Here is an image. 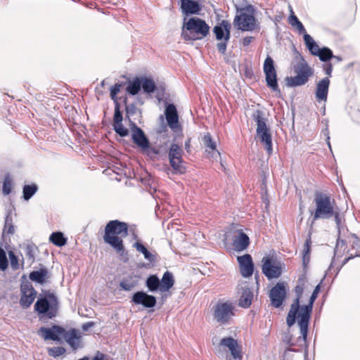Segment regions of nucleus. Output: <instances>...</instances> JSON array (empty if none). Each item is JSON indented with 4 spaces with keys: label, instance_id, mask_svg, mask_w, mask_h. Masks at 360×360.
I'll use <instances>...</instances> for the list:
<instances>
[{
    "label": "nucleus",
    "instance_id": "54",
    "mask_svg": "<svg viewBox=\"0 0 360 360\" xmlns=\"http://www.w3.org/2000/svg\"><path fill=\"white\" fill-rule=\"evenodd\" d=\"M295 28L297 29V30L299 32L300 34H303V37L304 36V34H308L302 22L300 24H299L297 26H296Z\"/></svg>",
    "mask_w": 360,
    "mask_h": 360
},
{
    "label": "nucleus",
    "instance_id": "34",
    "mask_svg": "<svg viewBox=\"0 0 360 360\" xmlns=\"http://www.w3.org/2000/svg\"><path fill=\"white\" fill-rule=\"evenodd\" d=\"M146 286L150 292L160 290V281L155 275L150 276L146 280Z\"/></svg>",
    "mask_w": 360,
    "mask_h": 360
},
{
    "label": "nucleus",
    "instance_id": "30",
    "mask_svg": "<svg viewBox=\"0 0 360 360\" xmlns=\"http://www.w3.org/2000/svg\"><path fill=\"white\" fill-rule=\"evenodd\" d=\"M304 41L311 54L317 56L321 49L319 48L314 39L309 34H304Z\"/></svg>",
    "mask_w": 360,
    "mask_h": 360
},
{
    "label": "nucleus",
    "instance_id": "22",
    "mask_svg": "<svg viewBox=\"0 0 360 360\" xmlns=\"http://www.w3.org/2000/svg\"><path fill=\"white\" fill-rule=\"evenodd\" d=\"M64 332V328L58 326H53L51 328L41 327L39 330L40 335L44 340L59 341V335Z\"/></svg>",
    "mask_w": 360,
    "mask_h": 360
},
{
    "label": "nucleus",
    "instance_id": "33",
    "mask_svg": "<svg viewBox=\"0 0 360 360\" xmlns=\"http://www.w3.org/2000/svg\"><path fill=\"white\" fill-rule=\"evenodd\" d=\"M133 246H134V248H136V250L138 252H141L144 255V257H145V259L146 260L149 261L150 262H154L155 261V255H153L151 252H150L146 249V248L143 244H141V243L136 242L133 245Z\"/></svg>",
    "mask_w": 360,
    "mask_h": 360
},
{
    "label": "nucleus",
    "instance_id": "35",
    "mask_svg": "<svg viewBox=\"0 0 360 360\" xmlns=\"http://www.w3.org/2000/svg\"><path fill=\"white\" fill-rule=\"evenodd\" d=\"M141 86L144 92L150 94L153 93L155 90L156 86L154 81L148 77H143L141 79Z\"/></svg>",
    "mask_w": 360,
    "mask_h": 360
},
{
    "label": "nucleus",
    "instance_id": "25",
    "mask_svg": "<svg viewBox=\"0 0 360 360\" xmlns=\"http://www.w3.org/2000/svg\"><path fill=\"white\" fill-rule=\"evenodd\" d=\"M49 272L48 269L45 267L41 268L37 271H33L29 275V278L32 281H34L41 285L44 284L46 282L47 279L49 278Z\"/></svg>",
    "mask_w": 360,
    "mask_h": 360
},
{
    "label": "nucleus",
    "instance_id": "52",
    "mask_svg": "<svg viewBox=\"0 0 360 360\" xmlns=\"http://www.w3.org/2000/svg\"><path fill=\"white\" fill-rule=\"evenodd\" d=\"M310 243H311L310 238L307 239L306 240V242H305L304 248V250H303V253L304 255V257L309 252V250H310Z\"/></svg>",
    "mask_w": 360,
    "mask_h": 360
},
{
    "label": "nucleus",
    "instance_id": "6",
    "mask_svg": "<svg viewBox=\"0 0 360 360\" xmlns=\"http://www.w3.org/2000/svg\"><path fill=\"white\" fill-rule=\"evenodd\" d=\"M295 77L286 78V84L288 86H297L306 84L309 77L313 75L312 69L308 65L303 57H296V64L294 65Z\"/></svg>",
    "mask_w": 360,
    "mask_h": 360
},
{
    "label": "nucleus",
    "instance_id": "4",
    "mask_svg": "<svg viewBox=\"0 0 360 360\" xmlns=\"http://www.w3.org/2000/svg\"><path fill=\"white\" fill-rule=\"evenodd\" d=\"M252 117L257 123V138L262 143L268 154L271 155L273 151L271 133L270 128L266 125L264 113L261 110H257Z\"/></svg>",
    "mask_w": 360,
    "mask_h": 360
},
{
    "label": "nucleus",
    "instance_id": "10",
    "mask_svg": "<svg viewBox=\"0 0 360 360\" xmlns=\"http://www.w3.org/2000/svg\"><path fill=\"white\" fill-rule=\"evenodd\" d=\"M184 150L177 143H172L168 150L169 165L176 174H184L186 172V162L183 160Z\"/></svg>",
    "mask_w": 360,
    "mask_h": 360
},
{
    "label": "nucleus",
    "instance_id": "61",
    "mask_svg": "<svg viewBox=\"0 0 360 360\" xmlns=\"http://www.w3.org/2000/svg\"><path fill=\"white\" fill-rule=\"evenodd\" d=\"M301 22L300 20H298L296 23H295L294 25H292V27H296V26H297L299 24H300Z\"/></svg>",
    "mask_w": 360,
    "mask_h": 360
},
{
    "label": "nucleus",
    "instance_id": "1",
    "mask_svg": "<svg viewBox=\"0 0 360 360\" xmlns=\"http://www.w3.org/2000/svg\"><path fill=\"white\" fill-rule=\"evenodd\" d=\"M128 235V225L119 220L110 221L105 228L104 242L112 247L117 252L124 251L122 238Z\"/></svg>",
    "mask_w": 360,
    "mask_h": 360
},
{
    "label": "nucleus",
    "instance_id": "26",
    "mask_svg": "<svg viewBox=\"0 0 360 360\" xmlns=\"http://www.w3.org/2000/svg\"><path fill=\"white\" fill-rule=\"evenodd\" d=\"M181 8L186 14H195L200 11L198 2L192 0H181Z\"/></svg>",
    "mask_w": 360,
    "mask_h": 360
},
{
    "label": "nucleus",
    "instance_id": "18",
    "mask_svg": "<svg viewBox=\"0 0 360 360\" xmlns=\"http://www.w3.org/2000/svg\"><path fill=\"white\" fill-rule=\"evenodd\" d=\"M165 117L168 126L174 132L181 129V126L179 123V116L177 110L174 104L168 105L165 108Z\"/></svg>",
    "mask_w": 360,
    "mask_h": 360
},
{
    "label": "nucleus",
    "instance_id": "23",
    "mask_svg": "<svg viewBox=\"0 0 360 360\" xmlns=\"http://www.w3.org/2000/svg\"><path fill=\"white\" fill-rule=\"evenodd\" d=\"M61 336H63L73 350H76L79 348L81 335L77 330L72 328L69 330H65L64 329V332L62 333Z\"/></svg>",
    "mask_w": 360,
    "mask_h": 360
},
{
    "label": "nucleus",
    "instance_id": "14",
    "mask_svg": "<svg viewBox=\"0 0 360 360\" xmlns=\"http://www.w3.org/2000/svg\"><path fill=\"white\" fill-rule=\"evenodd\" d=\"M219 347L224 350L228 349L235 360H242L241 347L236 339L231 337L224 338L220 340Z\"/></svg>",
    "mask_w": 360,
    "mask_h": 360
},
{
    "label": "nucleus",
    "instance_id": "57",
    "mask_svg": "<svg viewBox=\"0 0 360 360\" xmlns=\"http://www.w3.org/2000/svg\"><path fill=\"white\" fill-rule=\"evenodd\" d=\"M335 214V220L338 226L340 224V219L339 217V214L338 212L334 213Z\"/></svg>",
    "mask_w": 360,
    "mask_h": 360
},
{
    "label": "nucleus",
    "instance_id": "29",
    "mask_svg": "<svg viewBox=\"0 0 360 360\" xmlns=\"http://www.w3.org/2000/svg\"><path fill=\"white\" fill-rule=\"evenodd\" d=\"M253 299V292L250 288H245L239 300V306L243 308H248Z\"/></svg>",
    "mask_w": 360,
    "mask_h": 360
},
{
    "label": "nucleus",
    "instance_id": "46",
    "mask_svg": "<svg viewBox=\"0 0 360 360\" xmlns=\"http://www.w3.org/2000/svg\"><path fill=\"white\" fill-rule=\"evenodd\" d=\"M8 268V259L5 251L0 248V269L5 271Z\"/></svg>",
    "mask_w": 360,
    "mask_h": 360
},
{
    "label": "nucleus",
    "instance_id": "7",
    "mask_svg": "<svg viewBox=\"0 0 360 360\" xmlns=\"http://www.w3.org/2000/svg\"><path fill=\"white\" fill-rule=\"evenodd\" d=\"M235 311L233 302L219 300L212 309L213 319L219 325L229 324L235 316Z\"/></svg>",
    "mask_w": 360,
    "mask_h": 360
},
{
    "label": "nucleus",
    "instance_id": "53",
    "mask_svg": "<svg viewBox=\"0 0 360 360\" xmlns=\"http://www.w3.org/2000/svg\"><path fill=\"white\" fill-rule=\"evenodd\" d=\"M253 37H246L245 38L243 39L242 40V44L244 46H248L250 44V43L253 40Z\"/></svg>",
    "mask_w": 360,
    "mask_h": 360
},
{
    "label": "nucleus",
    "instance_id": "44",
    "mask_svg": "<svg viewBox=\"0 0 360 360\" xmlns=\"http://www.w3.org/2000/svg\"><path fill=\"white\" fill-rule=\"evenodd\" d=\"M113 129L122 137L127 136L129 134L128 129L123 126L122 122L113 124Z\"/></svg>",
    "mask_w": 360,
    "mask_h": 360
},
{
    "label": "nucleus",
    "instance_id": "27",
    "mask_svg": "<svg viewBox=\"0 0 360 360\" xmlns=\"http://www.w3.org/2000/svg\"><path fill=\"white\" fill-rule=\"evenodd\" d=\"M174 284V279L173 274L169 271H166L160 280V291L162 292H167L173 287Z\"/></svg>",
    "mask_w": 360,
    "mask_h": 360
},
{
    "label": "nucleus",
    "instance_id": "45",
    "mask_svg": "<svg viewBox=\"0 0 360 360\" xmlns=\"http://www.w3.org/2000/svg\"><path fill=\"white\" fill-rule=\"evenodd\" d=\"M123 117L122 114L120 111V106L118 102L115 104V114L113 117V124L121 123Z\"/></svg>",
    "mask_w": 360,
    "mask_h": 360
},
{
    "label": "nucleus",
    "instance_id": "50",
    "mask_svg": "<svg viewBox=\"0 0 360 360\" xmlns=\"http://www.w3.org/2000/svg\"><path fill=\"white\" fill-rule=\"evenodd\" d=\"M290 11H291V15L289 16L288 22L292 26V25L296 23L299 20V19L297 18V17L295 15H294V13L292 11V8L290 9Z\"/></svg>",
    "mask_w": 360,
    "mask_h": 360
},
{
    "label": "nucleus",
    "instance_id": "20",
    "mask_svg": "<svg viewBox=\"0 0 360 360\" xmlns=\"http://www.w3.org/2000/svg\"><path fill=\"white\" fill-rule=\"evenodd\" d=\"M250 244V239L247 234L242 230H237L233 238L234 250L240 252L247 249Z\"/></svg>",
    "mask_w": 360,
    "mask_h": 360
},
{
    "label": "nucleus",
    "instance_id": "63",
    "mask_svg": "<svg viewBox=\"0 0 360 360\" xmlns=\"http://www.w3.org/2000/svg\"><path fill=\"white\" fill-rule=\"evenodd\" d=\"M328 146L330 148V142L328 143Z\"/></svg>",
    "mask_w": 360,
    "mask_h": 360
},
{
    "label": "nucleus",
    "instance_id": "11",
    "mask_svg": "<svg viewBox=\"0 0 360 360\" xmlns=\"http://www.w3.org/2000/svg\"><path fill=\"white\" fill-rule=\"evenodd\" d=\"M233 25L236 29L245 32L253 31L258 25L252 13L242 10L235 16Z\"/></svg>",
    "mask_w": 360,
    "mask_h": 360
},
{
    "label": "nucleus",
    "instance_id": "47",
    "mask_svg": "<svg viewBox=\"0 0 360 360\" xmlns=\"http://www.w3.org/2000/svg\"><path fill=\"white\" fill-rule=\"evenodd\" d=\"M8 256H9V259H10L11 268L13 270L18 269L20 266H19V263H18V257L15 255V253L13 251H10L8 252Z\"/></svg>",
    "mask_w": 360,
    "mask_h": 360
},
{
    "label": "nucleus",
    "instance_id": "36",
    "mask_svg": "<svg viewBox=\"0 0 360 360\" xmlns=\"http://www.w3.org/2000/svg\"><path fill=\"white\" fill-rule=\"evenodd\" d=\"M141 81L139 78H136L133 82H129L127 87V91L131 95L137 94L141 90Z\"/></svg>",
    "mask_w": 360,
    "mask_h": 360
},
{
    "label": "nucleus",
    "instance_id": "2",
    "mask_svg": "<svg viewBox=\"0 0 360 360\" xmlns=\"http://www.w3.org/2000/svg\"><path fill=\"white\" fill-rule=\"evenodd\" d=\"M210 30L208 25L198 18H191L182 27L181 37L186 41H194L205 37Z\"/></svg>",
    "mask_w": 360,
    "mask_h": 360
},
{
    "label": "nucleus",
    "instance_id": "37",
    "mask_svg": "<svg viewBox=\"0 0 360 360\" xmlns=\"http://www.w3.org/2000/svg\"><path fill=\"white\" fill-rule=\"evenodd\" d=\"M50 241L55 245L61 247L66 243V239L60 232L53 233L49 238Z\"/></svg>",
    "mask_w": 360,
    "mask_h": 360
},
{
    "label": "nucleus",
    "instance_id": "40",
    "mask_svg": "<svg viewBox=\"0 0 360 360\" xmlns=\"http://www.w3.org/2000/svg\"><path fill=\"white\" fill-rule=\"evenodd\" d=\"M321 61L326 62L333 57L332 51L327 47H323L321 49L318 56Z\"/></svg>",
    "mask_w": 360,
    "mask_h": 360
},
{
    "label": "nucleus",
    "instance_id": "56",
    "mask_svg": "<svg viewBox=\"0 0 360 360\" xmlns=\"http://www.w3.org/2000/svg\"><path fill=\"white\" fill-rule=\"evenodd\" d=\"M191 148V139H188V140L185 143V149L187 152L190 151Z\"/></svg>",
    "mask_w": 360,
    "mask_h": 360
},
{
    "label": "nucleus",
    "instance_id": "41",
    "mask_svg": "<svg viewBox=\"0 0 360 360\" xmlns=\"http://www.w3.org/2000/svg\"><path fill=\"white\" fill-rule=\"evenodd\" d=\"M263 69L264 73L276 72L274 60L270 56L265 59Z\"/></svg>",
    "mask_w": 360,
    "mask_h": 360
},
{
    "label": "nucleus",
    "instance_id": "19",
    "mask_svg": "<svg viewBox=\"0 0 360 360\" xmlns=\"http://www.w3.org/2000/svg\"><path fill=\"white\" fill-rule=\"evenodd\" d=\"M22 295L20 303L24 308L29 307L34 302L37 291L31 285L25 284L21 286Z\"/></svg>",
    "mask_w": 360,
    "mask_h": 360
},
{
    "label": "nucleus",
    "instance_id": "55",
    "mask_svg": "<svg viewBox=\"0 0 360 360\" xmlns=\"http://www.w3.org/2000/svg\"><path fill=\"white\" fill-rule=\"evenodd\" d=\"M325 72L327 75L330 76L333 68L330 63L326 64L324 67Z\"/></svg>",
    "mask_w": 360,
    "mask_h": 360
},
{
    "label": "nucleus",
    "instance_id": "48",
    "mask_svg": "<svg viewBox=\"0 0 360 360\" xmlns=\"http://www.w3.org/2000/svg\"><path fill=\"white\" fill-rule=\"evenodd\" d=\"M120 88L121 84H115L110 88V98L112 100H113L115 104H116V102H118L117 95L120 92Z\"/></svg>",
    "mask_w": 360,
    "mask_h": 360
},
{
    "label": "nucleus",
    "instance_id": "8",
    "mask_svg": "<svg viewBox=\"0 0 360 360\" xmlns=\"http://www.w3.org/2000/svg\"><path fill=\"white\" fill-rule=\"evenodd\" d=\"M34 310L42 314V317H55L58 310L57 297L53 294H50L47 297L39 298L34 304Z\"/></svg>",
    "mask_w": 360,
    "mask_h": 360
},
{
    "label": "nucleus",
    "instance_id": "24",
    "mask_svg": "<svg viewBox=\"0 0 360 360\" xmlns=\"http://www.w3.org/2000/svg\"><path fill=\"white\" fill-rule=\"evenodd\" d=\"M330 80L328 77L323 78L319 82L316 89V98L318 101H326L327 100Z\"/></svg>",
    "mask_w": 360,
    "mask_h": 360
},
{
    "label": "nucleus",
    "instance_id": "59",
    "mask_svg": "<svg viewBox=\"0 0 360 360\" xmlns=\"http://www.w3.org/2000/svg\"><path fill=\"white\" fill-rule=\"evenodd\" d=\"M353 237L354 238V240H355V241H354V243H356L357 245L360 242V240L355 235H354Z\"/></svg>",
    "mask_w": 360,
    "mask_h": 360
},
{
    "label": "nucleus",
    "instance_id": "58",
    "mask_svg": "<svg viewBox=\"0 0 360 360\" xmlns=\"http://www.w3.org/2000/svg\"><path fill=\"white\" fill-rule=\"evenodd\" d=\"M92 326H93V323H91H91H88L87 324L83 325L82 328L84 330H86L89 328V327Z\"/></svg>",
    "mask_w": 360,
    "mask_h": 360
},
{
    "label": "nucleus",
    "instance_id": "64",
    "mask_svg": "<svg viewBox=\"0 0 360 360\" xmlns=\"http://www.w3.org/2000/svg\"><path fill=\"white\" fill-rule=\"evenodd\" d=\"M359 256H360V254H359Z\"/></svg>",
    "mask_w": 360,
    "mask_h": 360
},
{
    "label": "nucleus",
    "instance_id": "42",
    "mask_svg": "<svg viewBox=\"0 0 360 360\" xmlns=\"http://www.w3.org/2000/svg\"><path fill=\"white\" fill-rule=\"evenodd\" d=\"M35 249L33 245H27L25 248V256L32 263L34 261Z\"/></svg>",
    "mask_w": 360,
    "mask_h": 360
},
{
    "label": "nucleus",
    "instance_id": "12",
    "mask_svg": "<svg viewBox=\"0 0 360 360\" xmlns=\"http://www.w3.org/2000/svg\"><path fill=\"white\" fill-rule=\"evenodd\" d=\"M131 139L135 144H136L143 151L150 153V151L155 154H158V151L150 147L148 138L145 135L143 131L137 127L134 123L131 127Z\"/></svg>",
    "mask_w": 360,
    "mask_h": 360
},
{
    "label": "nucleus",
    "instance_id": "21",
    "mask_svg": "<svg viewBox=\"0 0 360 360\" xmlns=\"http://www.w3.org/2000/svg\"><path fill=\"white\" fill-rule=\"evenodd\" d=\"M238 262L242 276L245 278L252 276L254 266L251 256L247 254L243 256L238 257Z\"/></svg>",
    "mask_w": 360,
    "mask_h": 360
},
{
    "label": "nucleus",
    "instance_id": "38",
    "mask_svg": "<svg viewBox=\"0 0 360 360\" xmlns=\"http://www.w3.org/2000/svg\"><path fill=\"white\" fill-rule=\"evenodd\" d=\"M15 232V228L13 224L12 217L10 214H7L5 218V224L3 229V235H12Z\"/></svg>",
    "mask_w": 360,
    "mask_h": 360
},
{
    "label": "nucleus",
    "instance_id": "17",
    "mask_svg": "<svg viewBox=\"0 0 360 360\" xmlns=\"http://www.w3.org/2000/svg\"><path fill=\"white\" fill-rule=\"evenodd\" d=\"M131 302L134 304H141L146 308L154 307L156 304V297L147 294L143 291H138L134 293Z\"/></svg>",
    "mask_w": 360,
    "mask_h": 360
},
{
    "label": "nucleus",
    "instance_id": "31",
    "mask_svg": "<svg viewBox=\"0 0 360 360\" xmlns=\"http://www.w3.org/2000/svg\"><path fill=\"white\" fill-rule=\"evenodd\" d=\"M266 84L274 91L280 92V89L277 82L276 72L264 73Z\"/></svg>",
    "mask_w": 360,
    "mask_h": 360
},
{
    "label": "nucleus",
    "instance_id": "62",
    "mask_svg": "<svg viewBox=\"0 0 360 360\" xmlns=\"http://www.w3.org/2000/svg\"><path fill=\"white\" fill-rule=\"evenodd\" d=\"M101 85H102V86H103V85H104V81H103V82H101Z\"/></svg>",
    "mask_w": 360,
    "mask_h": 360
},
{
    "label": "nucleus",
    "instance_id": "49",
    "mask_svg": "<svg viewBox=\"0 0 360 360\" xmlns=\"http://www.w3.org/2000/svg\"><path fill=\"white\" fill-rule=\"evenodd\" d=\"M11 191V181L8 178H6L3 185V193L5 195H8Z\"/></svg>",
    "mask_w": 360,
    "mask_h": 360
},
{
    "label": "nucleus",
    "instance_id": "28",
    "mask_svg": "<svg viewBox=\"0 0 360 360\" xmlns=\"http://www.w3.org/2000/svg\"><path fill=\"white\" fill-rule=\"evenodd\" d=\"M139 280L136 276H129L124 278L120 283V288L125 291H130L138 285Z\"/></svg>",
    "mask_w": 360,
    "mask_h": 360
},
{
    "label": "nucleus",
    "instance_id": "39",
    "mask_svg": "<svg viewBox=\"0 0 360 360\" xmlns=\"http://www.w3.org/2000/svg\"><path fill=\"white\" fill-rule=\"evenodd\" d=\"M37 186L35 184L25 185L23 188V198L28 200L37 192Z\"/></svg>",
    "mask_w": 360,
    "mask_h": 360
},
{
    "label": "nucleus",
    "instance_id": "32",
    "mask_svg": "<svg viewBox=\"0 0 360 360\" xmlns=\"http://www.w3.org/2000/svg\"><path fill=\"white\" fill-rule=\"evenodd\" d=\"M203 143L207 148H209L210 150V153H212V157H214V155H219V153L217 150V146L214 141H213L211 135L207 133L203 137Z\"/></svg>",
    "mask_w": 360,
    "mask_h": 360
},
{
    "label": "nucleus",
    "instance_id": "15",
    "mask_svg": "<svg viewBox=\"0 0 360 360\" xmlns=\"http://www.w3.org/2000/svg\"><path fill=\"white\" fill-rule=\"evenodd\" d=\"M262 272L269 278H278L281 274V266L269 257L262 259Z\"/></svg>",
    "mask_w": 360,
    "mask_h": 360
},
{
    "label": "nucleus",
    "instance_id": "3",
    "mask_svg": "<svg viewBox=\"0 0 360 360\" xmlns=\"http://www.w3.org/2000/svg\"><path fill=\"white\" fill-rule=\"evenodd\" d=\"M314 202L315 210L311 212L313 222L319 219H328L334 215L333 202L329 195L320 192L316 193Z\"/></svg>",
    "mask_w": 360,
    "mask_h": 360
},
{
    "label": "nucleus",
    "instance_id": "9",
    "mask_svg": "<svg viewBox=\"0 0 360 360\" xmlns=\"http://www.w3.org/2000/svg\"><path fill=\"white\" fill-rule=\"evenodd\" d=\"M231 24L226 20L221 22L213 28V32L215 34L216 39L219 42L217 44V48L219 52L224 54L226 51L227 43L231 38Z\"/></svg>",
    "mask_w": 360,
    "mask_h": 360
},
{
    "label": "nucleus",
    "instance_id": "51",
    "mask_svg": "<svg viewBox=\"0 0 360 360\" xmlns=\"http://www.w3.org/2000/svg\"><path fill=\"white\" fill-rule=\"evenodd\" d=\"M136 108L134 104L126 105V112L129 115H134L136 112Z\"/></svg>",
    "mask_w": 360,
    "mask_h": 360
},
{
    "label": "nucleus",
    "instance_id": "13",
    "mask_svg": "<svg viewBox=\"0 0 360 360\" xmlns=\"http://www.w3.org/2000/svg\"><path fill=\"white\" fill-rule=\"evenodd\" d=\"M295 292L296 294V298L291 304L286 318V323L289 327L295 324L297 314H298L300 310L301 307L300 306V302L303 293V288L301 285H297L295 288Z\"/></svg>",
    "mask_w": 360,
    "mask_h": 360
},
{
    "label": "nucleus",
    "instance_id": "5",
    "mask_svg": "<svg viewBox=\"0 0 360 360\" xmlns=\"http://www.w3.org/2000/svg\"><path fill=\"white\" fill-rule=\"evenodd\" d=\"M319 290L320 285H317L310 297L309 304L302 306L298 313V325L301 334V336L299 338V340L302 341L304 344L307 341L309 321L312 311L313 304L318 296Z\"/></svg>",
    "mask_w": 360,
    "mask_h": 360
},
{
    "label": "nucleus",
    "instance_id": "43",
    "mask_svg": "<svg viewBox=\"0 0 360 360\" xmlns=\"http://www.w3.org/2000/svg\"><path fill=\"white\" fill-rule=\"evenodd\" d=\"M65 352V349L63 347H53L48 349V353L51 356L58 357Z\"/></svg>",
    "mask_w": 360,
    "mask_h": 360
},
{
    "label": "nucleus",
    "instance_id": "16",
    "mask_svg": "<svg viewBox=\"0 0 360 360\" xmlns=\"http://www.w3.org/2000/svg\"><path fill=\"white\" fill-rule=\"evenodd\" d=\"M269 297L271 304L274 307H280L286 297V290L284 284L283 283H278L274 286L270 290Z\"/></svg>",
    "mask_w": 360,
    "mask_h": 360
},
{
    "label": "nucleus",
    "instance_id": "60",
    "mask_svg": "<svg viewBox=\"0 0 360 360\" xmlns=\"http://www.w3.org/2000/svg\"><path fill=\"white\" fill-rule=\"evenodd\" d=\"M332 58H334L337 61L340 62L342 60V58L340 57V56H333V57Z\"/></svg>",
    "mask_w": 360,
    "mask_h": 360
}]
</instances>
